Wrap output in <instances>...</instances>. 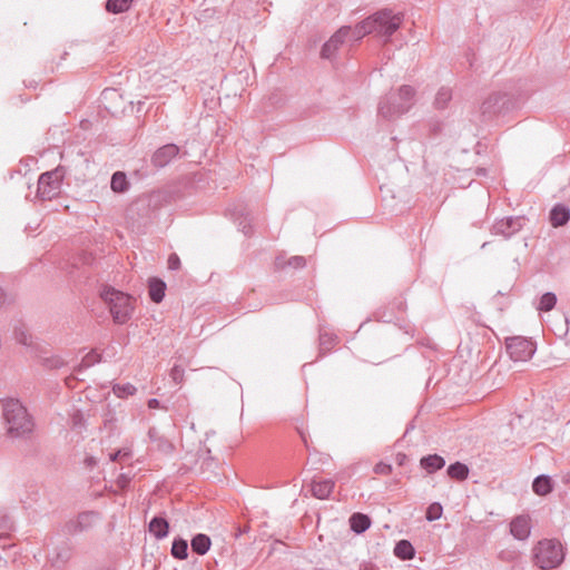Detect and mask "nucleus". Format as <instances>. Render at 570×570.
<instances>
[{"mask_svg": "<svg viewBox=\"0 0 570 570\" xmlns=\"http://www.w3.org/2000/svg\"><path fill=\"white\" fill-rule=\"evenodd\" d=\"M415 89L409 85L386 94L379 102L377 112L384 119L393 120L406 114L414 105Z\"/></svg>", "mask_w": 570, "mask_h": 570, "instance_id": "nucleus-1", "label": "nucleus"}, {"mask_svg": "<svg viewBox=\"0 0 570 570\" xmlns=\"http://www.w3.org/2000/svg\"><path fill=\"white\" fill-rule=\"evenodd\" d=\"M2 407L7 431L11 438H23L32 432L33 421L19 400H4Z\"/></svg>", "mask_w": 570, "mask_h": 570, "instance_id": "nucleus-2", "label": "nucleus"}, {"mask_svg": "<svg viewBox=\"0 0 570 570\" xmlns=\"http://www.w3.org/2000/svg\"><path fill=\"white\" fill-rule=\"evenodd\" d=\"M117 324H125L131 317L134 305L129 295L112 287H106L100 294Z\"/></svg>", "mask_w": 570, "mask_h": 570, "instance_id": "nucleus-3", "label": "nucleus"}, {"mask_svg": "<svg viewBox=\"0 0 570 570\" xmlns=\"http://www.w3.org/2000/svg\"><path fill=\"white\" fill-rule=\"evenodd\" d=\"M564 558L561 543L556 539H543L534 548V561L541 569H553Z\"/></svg>", "mask_w": 570, "mask_h": 570, "instance_id": "nucleus-4", "label": "nucleus"}, {"mask_svg": "<svg viewBox=\"0 0 570 570\" xmlns=\"http://www.w3.org/2000/svg\"><path fill=\"white\" fill-rule=\"evenodd\" d=\"M372 22L373 33L377 37L384 38L387 42L391 36L401 27L403 14L393 13L392 10L384 9L370 16Z\"/></svg>", "mask_w": 570, "mask_h": 570, "instance_id": "nucleus-5", "label": "nucleus"}, {"mask_svg": "<svg viewBox=\"0 0 570 570\" xmlns=\"http://www.w3.org/2000/svg\"><path fill=\"white\" fill-rule=\"evenodd\" d=\"M66 170L62 167L41 174L38 179L37 197L41 200H51L57 197L60 194Z\"/></svg>", "mask_w": 570, "mask_h": 570, "instance_id": "nucleus-6", "label": "nucleus"}, {"mask_svg": "<svg viewBox=\"0 0 570 570\" xmlns=\"http://www.w3.org/2000/svg\"><path fill=\"white\" fill-rule=\"evenodd\" d=\"M507 352L514 362H525L535 352L533 342L525 337H510L505 342Z\"/></svg>", "mask_w": 570, "mask_h": 570, "instance_id": "nucleus-7", "label": "nucleus"}, {"mask_svg": "<svg viewBox=\"0 0 570 570\" xmlns=\"http://www.w3.org/2000/svg\"><path fill=\"white\" fill-rule=\"evenodd\" d=\"M524 218L523 217H505L500 220H497L491 232L493 235H500L504 238H510L514 234H517L523 227Z\"/></svg>", "mask_w": 570, "mask_h": 570, "instance_id": "nucleus-8", "label": "nucleus"}, {"mask_svg": "<svg viewBox=\"0 0 570 570\" xmlns=\"http://www.w3.org/2000/svg\"><path fill=\"white\" fill-rule=\"evenodd\" d=\"M99 519V514L95 511H85L77 515V518L66 523L68 533L76 534L79 532L91 529Z\"/></svg>", "mask_w": 570, "mask_h": 570, "instance_id": "nucleus-9", "label": "nucleus"}, {"mask_svg": "<svg viewBox=\"0 0 570 570\" xmlns=\"http://www.w3.org/2000/svg\"><path fill=\"white\" fill-rule=\"evenodd\" d=\"M351 27L344 26L340 28L322 48L321 56L331 59L344 40L348 37Z\"/></svg>", "mask_w": 570, "mask_h": 570, "instance_id": "nucleus-10", "label": "nucleus"}, {"mask_svg": "<svg viewBox=\"0 0 570 570\" xmlns=\"http://www.w3.org/2000/svg\"><path fill=\"white\" fill-rule=\"evenodd\" d=\"M179 153V148L175 144H167L158 148L153 157L151 163L155 167L163 168L167 166Z\"/></svg>", "mask_w": 570, "mask_h": 570, "instance_id": "nucleus-11", "label": "nucleus"}, {"mask_svg": "<svg viewBox=\"0 0 570 570\" xmlns=\"http://www.w3.org/2000/svg\"><path fill=\"white\" fill-rule=\"evenodd\" d=\"M510 532L518 540H525L531 532L530 518L528 515H518L510 523Z\"/></svg>", "mask_w": 570, "mask_h": 570, "instance_id": "nucleus-12", "label": "nucleus"}, {"mask_svg": "<svg viewBox=\"0 0 570 570\" xmlns=\"http://www.w3.org/2000/svg\"><path fill=\"white\" fill-rule=\"evenodd\" d=\"M505 105V96L500 92L491 94L481 105L483 115L491 116L501 110Z\"/></svg>", "mask_w": 570, "mask_h": 570, "instance_id": "nucleus-13", "label": "nucleus"}, {"mask_svg": "<svg viewBox=\"0 0 570 570\" xmlns=\"http://www.w3.org/2000/svg\"><path fill=\"white\" fill-rule=\"evenodd\" d=\"M570 219V209L566 205L557 204L550 212V223L553 227H561Z\"/></svg>", "mask_w": 570, "mask_h": 570, "instance_id": "nucleus-14", "label": "nucleus"}, {"mask_svg": "<svg viewBox=\"0 0 570 570\" xmlns=\"http://www.w3.org/2000/svg\"><path fill=\"white\" fill-rule=\"evenodd\" d=\"M166 283L157 277H151L148 281L149 297L155 303H160L165 297Z\"/></svg>", "mask_w": 570, "mask_h": 570, "instance_id": "nucleus-15", "label": "nucleus"}, {"mask_svg": "<svg viewBox=\"0 0 570 570\" xmlns=\"http://www.w3.org/2000/svg\"><path fill=\"white\" fill-rule=\"evenodd\" d=\"M334 481L333 480H320V481H313L312 483V494L321 500L327 499L334 489Z\"/></svg>", "mask_w": 570, "mask_h": 570, "instance_id": "nucleus-16", "label": "nucleus"}, {"mask_svg": "<svg viewBox=\"0 0 570 570\" xmlns=\"http://www.w3.org/2000/svg\"><path fill=\"white\" fill-rule=\"evenodd\" d=\"M149 532L158 540L164 539L168 534L169 524L166 519L155 517L148 525Z\"/></svg>", "mask_w": 570, "mask_h": 570, "instance_id": "nucleus-17", "label": "nucleus"}, {"mask_svg": "<svg viewBox=\"0 0 570 570\" xmlns=\"http://www.w3.org/2000/svg\"><path fill=\"white\" fill-rule=\"evenodd\" d=\"M149 439L155 444V449L161 453L169 454L174 450L173 443L166 439L165 436H161L158 434V432L155 429H150L148 432Z\"/></svg>", "mask_w": 570, "mask_h": 570, "instance_id": "nucleus-18", "label": "nucleus"}, {"mask_svg": "<svg viewBox=\"0 0 570 570\" xmlns=\"http://www.w3.org/2000/svg\"><path fill=\"white\" fill-rule=\"evenodd\" d=\"M420 464L428 473L431 474L441 470L445 465V460L438 454H430L423 456Z\"/></svg>", "mask_w": 570, "mask_h": 570, "instance_id": "nucleus-19", "label": "nucleus"}, {"mask_svg": "<svg viewBox=\"0 0 570 570\" xmlns=\"http://www.w3.org/2000/svg\"><path fill=\"white\" fill-rule=\"evenodd\" d=\"M210 538L204 533L196 534L190 541L193 552L199 556H204L205 553H207L210 548Z\"/></svg>", "mask_w": 570, "mask_h": 570, "instance_id": "nucleus-20", "label": "nucleus"}, {"mask_svg": "<svg viewBox=\"0 0 570 570\" xmlns=\"http://www.w3.org/2000/svg\"><path fill=\"white\" fill-rule=\"evenodd\" d=\"M373 33L371 18H366L362 22L357 23L354 28H351L348 37L353 40L358 41L366 35Z\"/></svg>", "mask_w": 570, "mask_h": 570, "instance_id": "nucleus-21", "label": "nucleus"}, {"mask_svg": "<svg viewBox=\"0 0 570 570\" xmlns=\"http://www.w3.org/2000/svg\"><path fill=\"white\" fill-rule=\"evenodd\" d=\"M350 524L355 533H363L370 528L371 519L366 514L354 513L350 518Z\"/></svg>", "mask_w": 570, "mask_h": 570, "instance_id": "nucleus-22", "label": "nucleus"}, {"mask_svg": "<svg viewBox=\"0 0 570 570\" xmlns=\"http://www.w3.org/2000/svg\"><path fill=\"white\" fill-rule=\"evenodd\" d=\"M394 554L401 560H411L414 558L415 550L410 541L401 540L394 547Z\"/></svg>", "mask_w": 570, "mask_h": 570, "instance_id": "nucleus-23", "label": "nucleus"}, {"mask_svg": "<svg viewBox=\"0 0 570 570\" xmlns=\"http://www.w3.org/2000/svg\"><path fill=\"white\" fill-rule=\"evenodd\" d=\"M533 492L538 495H547L552 491L551 479L547 475H539L532 483Z\"/></svg>", "mask_w": 570, "mask_h": 570, "instance_id": "nucleus-24", "label": "nucleus"}, {"mask_svg": "<svg viewBox=\"0 0 570 570\" xmlns=\"http://www.w3.org/2000/svg\"><path fill=\"white\" fill-rule=\"evenodd\" d=\"M111 190L115 193H125L129 188V181L127 179V176L124 171H116L111 176L110 181Z\"/></svg>", "mask_w": 570, "mask_h": 570, "instance_id": "nucleus-25", "label": "nucleus"}, {"mask_svg": "<svg viewBox=\"0 0 570 570\" xmlns=\"http://www.w3.org/2000/svg\"><path fill=\"white\" fill-rule=\"evenodd\" d=\"M171 556L178 560H185L188 557V543L183 538H176L171 544Z\"/></svg>", "mask_w": 570, "mask_h": 570, "instance_id": "nucleus-26", "label": "nucleus"}, {"mask_svg": "<svg viewBox=\"0 0 570 570\" xmlns=\"http://www.w3.org/2000/svg\"><path fill=\"white\" fill-rule=\"evenodd\" d=\"M446 472L451 479H454L458 481H463L469 475V468L461 462H455V463L449 465Z\"/></svg>", "mask_w": 570, "mask_h": 570, "instance_id": "nucleus-27", "label": "nucleus"}, {"mask_svg": "<svg viewBox=\"0 0 570 570\" xmlns=\"http://www.w3.org/2000/svg\"><path fill=\"white\" fill-rule=\"evenodd\" d=\"M337 343V336L333 333L321 332L320 333V350L322 353H328Z\"/></svg>", "mask_w": 570, "mask_h": 570, "instance_id": "nucleus-28", "label": "nucleus"}, {"mask_svg": "<svg viewBox=\"0 0 570 570\" xmlns=\"http://www.w3.org/2000/svg\"><path fill=\"white\" fill-rule=\"evenodd\" d=\"M132 0H108L106 2V10L111 13H122L130 7Z\"/></svg>", "mask_w": 570, "mask_h": 570, "instance_id": "nucleus-29", "label": "nucleus"}, {"mask_svg": "<svg viewBox=\"0 0 570 570\" xmlns=\"http://www.w3.org/2000/svg\"><path fill=\"white\" fill-rule=\"evenodd\" d=\"M451 99L452 90L448 87H442L435 96L434 105L438 109H444Z\"/></svg>", "mask_w": 570, "mask_h": 570, "instance_id": "nucleus-30", "label": "nucleus"}, {"mask_svg": "<svg viewBox=\"0 0 570 570\" xmlns=\"http://www.w3.org/2000/svg\"><path fill=\"white\" fill-rule=\"evenodd\" d=\"M556 304H557L556 294L548 292L541 296L537 308L541 312H549L556 306Z\"/></svg>", "mask_w": 570, "mask_h": 570, "instance_id": "nucleus-31", "label": "nucleus"}, {"mask_svg": "<svg viewBox=\"0 0 570 570\" xmlns=\"http://www.w3.org/2000/svg\"><path fill=\"white\" fill-rule=\"evenodd\" d=\"M137 389L130 383L115 384L112 386V392L115 393V395L121 399L134 395Z\"/></svg>", "mask_w": 570, "mask_h": 570, "instance_id": "nucleus-32", "label": "nucleus"}, {"mask_svg": "<svg viewBox=\"0 0 570 570\" xmlns=\"http://www.w3.org/2000/svg\"><path fill=\"white\" fill-rule=\"evenodd\" d=\"M100 358H101L100 354H98L95 350L90 351L82 357V360L79 364V371L88 368V367L99 363Z\"/></svg>", "mask_w": 570, "mask_h": 570, "instance_id": "nucleus-33", "label": "nucleus"}, {"mask_svg": "<svg viewBox=\"0 0 570 570\" xmlns=\"http://www.w3.org/2000/svg\"><path fill=\"white\" fill-rule=\"evenodd\" d=\"M442 505L440 503H432L429 505L428 510H426V520L429 521H435V520H439L442 515Z\"/></svg>", "mask_w": 570, "mask_h": 570, "instance_id": "nucleus-34", "label": "nucleus"}, {"mask_svg": "<svg viewBox=\"0 0 570 570\" xmlns=\"http://www.w3.org/2000/svg\"><path fill=\"white\" fill-rule=\"evenodd\" d=\"M171 380L176 383V384H181L183 381H184V375H185V371L181 366L179 365H175L171 370H170V373H169Z\"/></svg>", "mask_w": 570, "mask_h": 570, "instance_id": "nucleus-35", "label": "nucleus"}, {"mask_svg": "<svg viewBox=\"0 0 570 570\" xmlns=\"http://www.w3.org/2000/svg\"><path fill=\"white\" fill-rule=\"evenodd\" d=\"M45 365L49 368H59L65 365V361L60 356H51L45 358Z\"/></svg>", "mask_w": 570, "mask_h": 570, "instance_id": "nucleus-36", "label": "nucleus"}, {"mask_svg": "<svg viewBox=\"0 0 570 570\" xmlns=\"http://www.w3.org/2000/svg\"><path fill=\"white\" fill-rule=\"evenodd\" d=\"M374 473L381 475H389L392 472V465L385 462H379L374 465Z\"/></svg>", "mask_w": 570, "mask_h": 570, "instance_id": "nucleus-37", "label": "nucleus"}, {"mask_svg": "<svg viewBox=\"0 0 570 570\" xmlns=\"http://www.w3.org/2000/svg\"><path fill=\"white\" fill-rule=\"evenodd\" d=\"M130 481H131V476L129 474L121 473L118 475V478L116 480V485L120 490H126L129 487Z\"/></svg>", "mask_w": 570, "mask_h": 570, "instance_id": "nucleus-38", "label": "nucleus"}, {"mask_svg": "<svg viewBox=\"0 0 570 570\" xmlns=\"http://www.w3.org/2000/svg\"><path fill=\"white\" fill-rule=\"evenodd\" d=\"M306 264V261L303 256H293L287 261V265L293 268H302Z\"/></svg>", "mask_w": 570, "mask_h": 570, "instance_id": "nucleus-39", "label": "nucleus"}, {"mask_svg": "<svg viewBox=\"0 0 570 570\" xmlns=\"http://www.w3.org/2000/svg\"><path fill=\"white\" fill-rule=\"evenodd\" d=\"M180 267V259L177 254H171L168 258V268L171 271L178 269Z\"/></svg>", "mask_w": 570, "mask_h": 570, "instance_id": "nucleus-40", "label": "nucleus"}, {"mask_svg": "<svg viewBox=\"0 0 570 570\" xmlns=\"http://www.w3.org/2000/svg\"><path fill=\"white\" fill-rule=\"evenodd\" d=\"M29 338L30 337L24 332H21L20 334L17 333V340L23 345H28L30 343Z\"/></svg>", "mask_w": 570, "mask_h": 570, "instance_id": "nucleus-41", "label": "nucleus"}, {"mask_svg": "<svg viewBox=\"0 0 570 570\" xmlns=\"http://www.w3.org/2000/svg\"><path fill=\"white\" fill-rule=\"evenodd\" d=\"M121 454H122V451H121V450H118L117 452L111 453V454L109 455V459H110V461H112V462H114V461H118V460H120V459H121V458H120V455H121Z\"/></svg>", "mask_w": 570, "mask_h": 570, "instance_id": "nucleus-42", "label": "nucleus"}, {"mask_svg": "<svg viewBox=\"0 0 570 570\" xmlns=\"http://www.w3.org/2000/svg\"><path fill=\"white\" fill-rule=\"evenodd\" d=\"M148 407L149 409H157V407H159V401L157 399H150L148 401Z\"/></svg>", "mask_w": 570, "mask_h": 570, "instance_id": "nucleus-43", "label": "nucleus"}, {"mask_svg": "<svg viewBox=\"0 0 570 570\" xmlns=\"http://www.w3.org/2000/svg\"><path fill=\"white\" fill-rule=\"evenodd\" d=\"M72 422H73V425H78V424H80V422H81V416H80L79 412H76V413L72 415Z\"/></svg>", "mask_w": 570, "mask_h": 570, "instance_id": "nucleus-44", "label": "nucleus"}, {"mask_svg": "<svg viewBox=\"0 0 570 570\" xmlns=\"http://www.w3.org/2000/svg\"><path fill=\"white\" fill-rule=\"evenodd\" d=\"M7 523H8L7 518H2L1 522H0V529H7L8 528Z\"/></svg>", "mask_w": 570, "mask_h": 570, "instance_id": "nucleus-45", "label": "nucleus"}, {"mask_svg": "<svg viewBox=\"0 0 570 570\" xmlns=\"http://www.w3.org/2000/svg\"><path fill=\"white\" fill-rule=\"evenodd\" d=\"M121 451H122V454L120 455L121 459L129 458L131 455L129 450H121Z\"/></svg>", "mask_w": 570, "mask_h": 570, "instance_id": "nucleus-46", "label": "nucleus"}, {"mask_svg": "<svg viewBox=\"0 0 570 570\" xmlns=\"http://www.w3.org/2000/svg\"><path fill=\"white\" fill-rule=\"evenodd\" d=\"M361 570H375L372 566H365Z\"/></svg>", "mask_w": 570, "mask_h": 570, "instance_id": "nucleus-47", "label": "nucleus"}, {"mask_svg": "<svg viewBox=\"0 0 570 570\" xmlns=\"http://www.w3.org/2000/svg\"><path fill=\"white\" fill-rule=\"evenodd\" d=\"M87 463H88L89 465H91V464H94V463H95V460H94L92 458H89V459H87Z\"/></svg>", "mask_w": 570, "mask_h": 570, "instance_id": "nucleus-48", "label": "nucleus"}, {"mask_svg": "<svg viewBox=\"0 0 570 570\" xmlns=\"http://www.w3.org/2000/svg\"><path fill=\"white\" fill-rule=\"evenodd\" d=\"M63 557H65V559H67L69 557V551L68 550L65 551V556Z\"/></svg>", "mask_w": 570, "mask_h": 570, "instance_id": "nucleus-49", "label": "nucleus"}]
</instances>
